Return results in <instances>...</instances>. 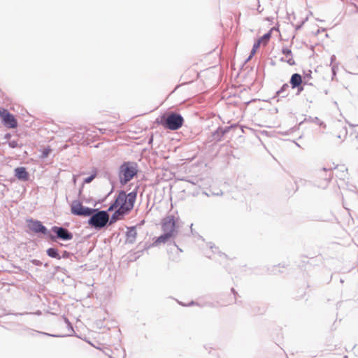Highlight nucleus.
Listing matches in <instances>:
<instances>
[{
	"mask_svg": "<svg viewBox=\"0 0 358 358\" xmlns=\"http://www.w3.org/2000/svg\"><path fill=\"white\" fill-rule=\"evenodd\" d=\"M179 217L173 215H168L162 220L161 225L163 234L158 237L154 238V241L151 244L145 243L144 250H148L150 247L157 246L159 243H167L171 238H173L178 234L177 224Z\"/></svg>",
	"mask_w": 358,
	"mask_h": 358,
	"instance_id": "1",
	"label": "nucleus"
},
{
	"mask_svg": "<svg viewBox=\"0 0 358 358\" xmlns=\"http://www.w3.org/2000/svg\"><path fill=\"white\" fill-rule=\"evenodd\" d=\"M138 189V186H136L134 190L128 194H127L124 190H120L114 201L110 203L108 210L113 211L115 209L118 208L129 214L134 207Z\"/></svg>",
	"mask_w": 358,
	"mask_h": 358,
	"instance_id": "2",
	"label": "nucleus"
},
{
	"mask_svg": "<svg viewBox=\"0 0 358 358\" xmlns=\"http://www.w3.org/2000/svg\"><path fill=\"white\" fill-rule=\"evenodd\" d=\"M155 122L162 125L164 129L175 131L179 129L182 126L184 118L178 113L168 111L159 116Z\"/></svg>",
	"mask_w": 358,
	"mask_h": 358,
	"instance_id": "3",
	"label": "nucleus"
},
{
	"mask_svg": "<svg viewBox=\"0 0 358 358\" xmlns=\"http://www.w3.org/2000/svg\"><path fill=\"white\" fill-rule=\"evenodd\" d=\"M138 164L135 162H123L118 169V178L121 185H125L138 174Z\"/></svg>",
	"mask_w": 358,
	"mask_h": 358,
	"instance_id": "4",
	"label": "nucleus"
},
{
	"mask_svg": "<svg viewBox=\"0 0 358 358\" xmlns=\"http://www.w3.org/2000/svg\"><path fill=\"white\" fill-rule=\"evenodd\" d=\"M93 210H95L89 216L87 224L96 231L106 228L108 227V213L112 210H108V208L106 210L99 208H94Z\"/></svg>",
	"mask_w": 358,
	"mask_h": 358,
	"instance_id": "5",
	"label": "nucleus"
},
{
	"mask_svg": "<svg viewBox=\"0 0 358 358\" xmlns=\"http://www.w3.org/2000/svg\"><path fill=\"white\" fill-rule=\"evenodd\" d=\"M50 231L48 239L52 242H57V240L67 241L72 240L73 238V233L62 226H52Z\"/></svg>",
	"mask_w": 358,
	"mask_h": 358,
	"instance_id": "6",
	"label": "nucleus"
},
{
	"mask_svg": "<svg viewBox=\"0 0 358 358\" xmlns=\"http://www.w3.org/2000/svg\"><path fill=\"white\" fill-rule=\"evenodd\" d=\"M27 227L30 231L38 236H43L45 238L48 239L51 231L48 229L42 222L38 220H34L33 218L27 220Z\"/></svg>",
	"mask_w": 358,
	"mask_h": 358,
	"instance_id": "7",
	"label": "nucleus"
},
{
	"mask_svg": "<svg viewBox=\"0 0 358 358\" xmlns=\"http://www.w3.org/2000/svg\"><path fill=\"white\" fill-rule=\"evenodd\" d=\"M94 208L84 206L79 199H75L71 204V213L73 215L80 217H89L94 210Z\"/></svg>",
	"mask_w": 358,
	"mask_h": 358,
	"instance_id": "8",
	"label": "nucleus"
},
{
	"mask_svg": "<svg viewBox=\"0 0 358 358\" xmlns=\"http://www.w3.org/2000/svg\"><path fill=\"white\" fill-rule=\"evenodd\" d=\"M0 117L3 124L9 129H15L18 126L17 120L15 115L7 109L0 108Z\"/></svg>",
	"mask_w": 358,
	"mask_h": 358,
	"instance_id": "9",
	"label": "nucleus"
},
{
	"mask_svg": "<svg viewBox=\"0 0 358 358\" xmlns=\"http://www.w3.org/2000/svg\"><path fill=\"white\" fill-rule=\"evenodd\" d=\"M318 175L321 178H322L323 181L321 184H318L317 186L319 187L325 188L331 179V169H327L326 168H323L319 171Z\"/></svg>",
	"mask_w": 358,
	"mask_h": 358,
	"instance_id": "10",
	"label": "nucleus"
},
{
	"mask_svg": "<svg viewBox=\"0 0 358 358\" xmlns=\"http://www.w3.org/2000/svg\"><path fill=\"white\" fill-rule=\"evenodd\" d=\"M343 204L348 210H350L348 206L352 208L358 206V194L350 193L348 196H346V198L343 199Z\"/></svg>",
	"mask_w": 358,
	"mask_h": 358,
	"instance_id": "11",
	"label": "nucleus"
},
{
	"mask_svg": "<svg viewBox=\"0 0 358 358\" xmlns=\"http://www.w3.org/2000/svg\"><path fill=\"white\" fill-rule=\"evenodd\" d=\"M15 176L16 178L22 182H27L29 180V173L27 169L24 166H19L15 169Z\"/></svg>",
	"mask_w": 358,
	"mask_h": 358,
	"instance_id": "12",
	"label": "nucleus"
},
{
	"mask_svg": "<svg viewBox=\"0 0 358 358\" xmlns=\"http://www.w3.org/2000/svg\"><path fill=\"white\" fill-rule=\"evenodd\" d=\"M128 215L127 213L123 212L122 210L116 208L114 210V212L111 215L110 217H109V214L108 213V226H110L113 224H115L116 222H117L120 220V217H123L124 216Z\"/></svg>",
	"mask_w": 358,
	"mask_h": 358,
	"instance_id": "13",
	"label": "nucleus"
},
{
	"mask_svg": "<svg viewBox=\"0 0 358 358\" xmlns=\"http://www.w3.org/2000/svg\"><path fill=\"white\" fill-rule=\"evenodd\" d=\"M303 77L298 73H294L291 76L289 79V84L292 89H295V87H298L300 84H303Z\"/></svg>",
	"mask_w": 358,
	"mask_h": 358,
	"instance_id": "14",
	"label": "nucleus"
},
{
	"mask_svg": "<svg viewBox=\"0 0 358 358\" xmlns=\"http://www.w3.org/2000/svg\"><path fill=\"white\" fill-rule=\"evenodd\" d=\"M136 236L137 232L136 231V227H129L126 233L127 242L133 244L136 241Z\"/></svg>",
	"mask_w": 358,
	"mask_h": 358,
	"instance_id": "15",
	"label": "nucleus"
},
{
	"mask_svg": "<svg viewBox=\"0 0 358 358\" xmlns=\"http://www.w3.org/2000/svg\"><path fill=\"white\" fill-rule=\"evenodd\" d=\"M275 29V27H273L268 32L264 34L262 36L259 38L255 42L259 43V45L262 44L263 45H266L270 41L272 36V31Z\"/></svg>",
	"mask_w": 358,
	"mask_h": 358,
	"instance_id": "16",
	"label": "nucleus"
},
{
	"mask_svg": "<svg viewBox=\"0 0 358 358\" xmlns=\"http://www.w3.org/2000/svg\"><path fill=\"white\" fill-rule=\"evenodd\" d=\"M282 53L287 58L286 63L290 66L296 64L295 61L293 59L292 50L287 47H283L282 49Z\"/></svg>",
	"mask_w": 358,
	"mask_h": 358,
	"instance_id": "17",
	"label": "nucleus"
},
{
	"mask_svg": "<svg viewBox=\"0 0 358 358\" xmlns=\"http://www.w3.org/2000/svg\"><path fill=\"white\" fill-rule=\"evenodd\" d=\"M224 135L225 134L222 129V126H220L216 130L211 133L212 141H215L216 142L221 141Z\"/></svg>",
	"mask_w": 358,
	"mask_h": 358,
	"instance_id": "18",
	"label": "nucleus"
},
{
	"mask_svg": "<svg viewBox=\"0 0 358 358\" xmlns=\"http://www.w3.org/2000/svg\"><path fill=\"white\" fill-rule=\"evenodd\" d=\"M25 329L27 331H28L29 332V334L31 336H34L35 334H37L47 336H50V337H55V338L65 337V336H66V335L52 334H49V333H46V332H43V331H36V330L31 329L30 328H26Z\"/></svg>",
	"mask_w": 358,
	"mask_h": 358,
	"instance_id": "19",
	"label": "nucleus"
},
{
	"mask_svg": "<svg viewBox=\"0 0 358 358\" xmlns=\"http://www.w3.org/2000/svg\"><path fill=\"white\" fill-rule=\"evenodd\" d=\"M289 85L287 83H285L282 85V87L275 92V96L273 98H275L276 96H280L281 98H285L288 96V89H289Z\"/></svg>",
	"mask_w": 358,
	"mask_h": 358,
	"instance_id": "20",
	"label": "nucleus"
},
{
	"mask_svg": "<svg viewBox=\"0 0 358 358\" xmlns=\"http://www.w3.org/2000/svg\"><path fill=\"white\" fill-rule=\"evenodd\" d=\"M46 254L48 257L57 259H60L59 250L56 247H51L46 250Z\"/></svg>",
	"mask_w": 358,
	"mask_h": 358,
	"instance_id": "21",
	"label": "nucleus"
},
{
	"mask_svg": "<svg viewBox=\"0 0 358 358\" xmlns=\"http://www.w3.org/2000/svg\"><path fill=\"white\" fill-rule=\"evenodd\" d=\"M105 177H106V178H107V179L109 180L110 184L112 185V188H111L110 191V192H108V194H106V195L103 199H101L99 200V201H98L99 203H102V202L105 201H106V199H107V197H108L110 194H111L113 192V191H114L115 182H114L113 180H111V178H110V174L106 172V173H105Z\"/></svg>",
	"mask_w": 358,
	"mask_h": 358,
	"instance_id": "22",
	"label": "nucleus"
},
{
	"mask_svg": "<svg viewBox=\"0 0 358 358\" xmlns=\"http://www.w3.org/2000/svg\"><path fill=\"white\" fill-rule=\"evenodd\" d=\"M69 259L73 262L77 259V257L72 252L64 250L62 252V255H60V259Z\"/></svg>",
	"mask_w": 358,
	"mask_h": 358,
	"instance_id": "23",
	"label": "nucleus"
},
{
	"mask_svg": "<svg viewBox=\"0 0 358 358\" xmlns=\"http://www.w3.org/2000/svg\"><path fill=\"white\" fill-rule=\"evenodd\" d=\"M94 178H95V175L94 174H90V176L84 178V180L83 181V183L81 185V187L79 189V192H78V195L79 196H80L81 194H82L83 189V187H84V184L90 183Z\"/></svg>",
	"mask_w": 358,
	"mask_h": 358,
	"instance_id": "24",
	"label": "nucleus"
},
{
	"mask_svg": "<svg viewBox=\"0 0 358 358\" xmlns=\"http://www.w3.org/2000/svg\"><path fill=\"white\" fill-rule=\"evenodd\" d=\"M259 47H260V45H259V43H256V42L254 43L253 45H252V48L250 51V55L248 56V59L245 60V62H248L253 57V56L255 55L257 50L259 49Z\"/></svg>",
	"mask_w": 358,
	"mask_h": 358,
	"instance_id": "25",
	"label": "nucleus"
},
{
	"mask_svg": "<svg viewBox=\"0 0 358 358\" xmlns=\"http://www.w3.org/2000/svg\"><path fill=\"white\" fill-rule=\"evenodd\" d=\"M266 310V308L265 306H262V307H254L252 308V312L255 315H263L265 313Z\"/></svg>",
	"mask_w": 358,
	"mask_h": 358,
	"instance_id": "26",
	"label": "nucleus"
},
{
	"mask_svg": "<svg viewBox=\"0 0 358 358\" xmlns=\"http://www.w3.org/2000/svg\"><path fill=\"white\" fill-rule=\"evenodd\" d=\"M52 152V149L50 146H47L46 148H44L41 152V158H47L50 153Z\"/></svg>",
	"mask_w": 358,
	"mask_h": 358,
	"instance_id": "27",
	"label": "nucleus"
},
{
	"mask_svg": "<svg viewBox=\"0 0 358 358\" xmlns=\"http://www.w3.org/2000/svg\"><path fill=\"white\" fill-rule=\"evenodd\" d=\"M306 82H303V84H300L298 87H295V89L297 90L296 95H299L304 90V85Z\"/></svg>",
	"mask_w": 358,
	"mask_h": 358,
	"instance_id": "28",
	"label": "nucleus"
},
{
	"mask_svg": "<svg viewBox=\"0 0 358 358\" xmlns=\"http://www.w3.org/2000/svg\"><path fill=\"white\" fill-rule=\"evenodd\" d=\"M236 127V124H231L230 126H225V127H222V129L224 131V133L226 134L227 133L229 132V131L232 129V128H235Z\"/></svg>",
	"mask_w": 358,
	"mask_h": 358,
	"instance_id": "29",
	"label": "nucleus"
},
{
	"mask_svg": "<svg viewBox=\"0 0 358 358\" xmlns=\"http://www.w3.org/2000/svg\"><path fill=\"white\" fill-rule=\"evenodd\" d=\"M308 18H305L304 20H303L299 24L295 25V30L296 31H299L300 30L302 27L303 26V24H305V22L307 21Z\"/></svg>",
	"mask_w": 358,
	"mask_h": 358,
	"instance_id": "30",
	"label": "nucleus"
},
{
	"mask_svg": "<svg viewBox=\"0 0 358 358\" xmlns=\"http://www.w3.org/2000/svg\"><path fill=\"white\" fill-rule=\"evenodd\" d=\"M8 145L11 148H15L18 146V143L17 141L11 140L8 142Z\"/></svg>",
	"mask_w": 358,
	"mask_h": 358,
	"instance_id": "31",
	"label": "nucleus"
},
{
	"mask_svg": "<svg viewBox=\"0 0 358 358\" xmlns=\"http://www.w3.org/2000/svg\"><path fill=\"white\" fill-rule=\"evenodd\" d=\"M303 74H304V79L305 80H309L310 78H311V74H312V71L310 70H308V71H303Z\"/></svg>",
	"mask_w": 358,
	"mask_h": 358,
	"instance_id": "32",
	"label": "nucleus"
},
{
	"mask_svg": "<svg viewBox=\"0 0 358 358\" xmlns=\"http://www.w3.org/2000/svg\"><path fill=\"white\" fill-rule=\"evenodd\" d=\"M210 249L212 250V251H213V252H217L218 253H220V256H221V255H223V256H224V257H227V256H226V255H225L224 253H221L220 251H218V248H216L215 245H213H213H210Z\"/></svg>",
	"mask_w": 358,
	"mask_h": 358,
	"instance_id": "33",
	"label": "nucleus"
},
{
	"mask_svg": "<svg viewBox=\"0 0 358 358\" xmlns=\"http://www.w3.org/2000/svg\"><path fill=\"white\" fill-rule=\"evenodd\" d=\"M178 303H179L180 305H181V306H194V305H195V304H197V303H196V302H194V301H190V302H189V303H187V304H185V303H182V302H180V301H178Z\"/></svg>",
	"mask_w": 358,
	"mask_h": 358,
	"instance_id": "34",
	"label": "nucleus"
},
{
	"mask_svg": "<svg viewBox=\"0 0 358 358\" xmlns=\"http://www.w3.org/2000/svg\"><path fill=\"white\" fill-rule=\"evenodd\" d=\"M31 262L35 265V266H41L42 265V262L41 261L38 260V259H34L31 261Z\"/></svg>",
	"mask_w": 358,
	"mask_h": 358,
	"instance_id": "35",
	"label": "nucleus"
},
{
	"mask_svg": "<svg viewBox=\"0 0 358 358\" xmlns=\"http://www.w3.org/2000/svg\"><path fill=\"white\" fill-rule=\"evenodd\" d=\"M64 320H65V322L67 324L68 327L69 329H71L73 332H74L73 326H72L71 323L69 322V320L66 317L64 318Z\"/></svg>",
	"mask_w": 358,
	"mask_h": 358,
	"instance_id": "36",
	"label": "nucleus"
},
{
	"mask_svg": "<svg viewBox=\"0 0 358 358\" xmlns=\"http://www.w3.org/2000/svg\"><path fill=\"white\" fill-rule=\"evenodd\" d=\"M336 69H337V66H335V65H333L332 67H331L332 78L334 76H336Z\"/></svg>",
	"mask_w": 358,
	"mask_h": 358,
	"instance_id": "37",
	"label": "nucleus"
},
{
	"mask_svg": "<svg viewBox=\"0 0 358 358\" xmlns=\"http://www.w3.org/2000/svg\"><path fill=\"white\" fill-rule=\"evenodd\" d=\"M263 8H261V5H260V3H259V1L258 0L257 1V10L261 13L262 11H263Z\"/></svg>",
	"mask_w": 358,
	"mask_h": 358,
	"instance_id": "38",
	"label": "nucleus"
},
{
	"mask_svg": "<svg viewBox=\"0 0 358 358\" xmlns=\"http://www.w3.org/2000/svg\"><path fill=\"white\" fill-rule=\"evenodd\" d=\"M97 173H98V171H97V169L94 167L92 170V173L91 174H94L95 175V178L97 176Z\"/></svg>",
	"mask_w": 358,
	"mask_h": 358,
	"instance_id": "39",
	"label": "nucleus"
},
{
	"mask_svg": "<svg viewBox=\"0 0 358 358\" xmlns=\"http://www.w3.org/2000/svg\"><path fill=\"white\" fill-rule=\"evenodd\" d=\"M336 60V56L334 55H331V65L333 64V62Z\"/></svg>",
	"mask_w": 358,
	"mask_h": 358,
	"instance_id": "40",
	"label": "nucleus"
},
{
	"mask_svg": "<svg viewBox=\"0 0 358 358\" xmlns=\"http://www.w3.org/2000/svg\"><path fill=\"white\" fill-rule=\"evenodd\" d=\"M55 270L57 271H62L63 270V268L61 266H57L55 267Z\"/></svg>",
	"mask_w": 358,
	"mask_h": 358,
	"instance_id": "41",
	"label": "nucleus"
},
{
	"mask_svg": "<svg viewBox=\"0 0 358 358\" xmlns=\"http://www.w3.org/2000/svg\"><path fill=\"white\" fill-rule=\"evenodd\" d=\"M231 292L234 294V295L235 296L238 294L237 292L235 290V289H234V288H231Z\"/></svg>",
	"mask_w": 358,
	"mask_h": 358,
	"instance_id": "42",
	"label": "nucleus"
},
{
	"mask_svg": "<svg viewBox=\"0 0 358 358\" xmlns=\"http://www.w3.org/2000/svg\"><path fill=\"white\" fill-rule=\"evenodd\" d=\"M152 141H153V136H151L149 138V139H148V143H149V144H151V143H152Z\"/></svg>",
	"mask_w": 358,
	"mask_h": 358,
	"instance_id": "43",
	"label": "nucleus"
},
{
	"mask_svg": "<svg viewBox=\"0 0 358 358\" xmlns=\"http://www.w3.org/2000/svg\"><path fill=\"white\" fill-rule=\"evenodd\" d=\"M213 194L214 195H222V191H220L219 192H213Z\"/></svg>",
	"mask_w": 358,
	"mask_h": 358,
	"instance_id": "44",
	"label": "nucleus"
},
{
	"mask_svg": "<svg viewBox=\"0 0 358 358\" xmlns=\"http://www.w3.org/2000/svg\"><path fill=\"white\" fill-rule=\"evenodd\" d=\"M325 31L324 28H322L321 30L319 29H317L315 34L317 35L319 33H320V31Z\"/></svg>",
	"mask_w": 358,
	"mask_h": 358,
	"instance_id": "45",
	"label": "nucleus"
},
{
	"mask_svg": "<svg viewBox=\"0 0 358 358\" xmlns=\"http://www.w3.org/2000/svg\"><path fill=\"white\" fill-rule=\"evenodd\" d=\"M73 182L74 183V185H76V176L75 175L73 176Z\"/></svg>",
	"mask_w": 358,
	"mask_h": 358,
	"instance_id": "46",
	"label": "nucleus"
},
{
	"mask_svg": "<svg viewBox=\"0 0 358 358\" xmlns=\"http://www.w3.org/2000/svg\"><path fill=\"white\" fill-rule=\"evenodd\" d=\"M286 60L287 59H285L284 57H281L280 59V62H286Z\"/></svg>",
	"mask_w": 358,
	"mask_h": 358,
	"instance_id": "47",
	"label": "nucleus"
},
{
	"mask_svg": "<svg viewBox=\"0 0 358 358\" xmlns=\"http://www.w3.org/2000/svg\"><path fill=\"white\" fill-rule=\"evenodd\" d=\"M173 244L180 251H182V250L178 248V246L176 245L175 242H173Z\"/></svg>",
	"mask_w": 358,
	"mask_h": 358,
	"instance_id": "48",
	"label": "nucleus"
},
{
	"mask_svg": "<svg viewBox=\"0 0 358 358\" xmlns=\"http://www.w3.org/2000/svg\"><path fill=\"white\" fill-rule=\"evenodd\" d=\"M324 93H325V94H328V90H324Z\"/></svg>",
	"mask_w": 358,
	"mask_h": 358,
	"instance_id": "49",
	"label": "nucleus"
},
{
	"mask_svg": "<svg viewBox=\"0 0 358 358\" xmlns=\"http://www.w3.org/2000/svg\"><path fill=\"white\" fill-rule=\"evenodd\" d=\"M9 136H10V134H6V138H8Z\"/></svg>",
	"mask_w": 358,
	"mask_h": 358,
	"instance_id": "50",
	"label": "nucleus"
},
{
	"mask_svg": "<svg viewBox=\"0 0 358 358\" xmlns=\"http://www.w3.org/2000/svg\"><path fill=\"white\" fill-rule=\"evenodd\" d=\"M266 20H268V21H271L270 17H266Z\"/></svg>",
	"mask_w": 358,
	"mask_h": 358,
	"instance_id": "51",
	"label": "nucleus"
},
{
	"mask_svg": "<svg viewBox=\"0 0 358 358\" xmlns=\"http://www.w3.org/2000/svg\"><path fill=\"white\" fill-rule=\"evenodd\" d=\"M319 120L318 117H315V122H317Z\"/></svg>",
	"mask_w": 358,
	"mask_h": 358,
	"instance_id": "52",
	"label": "nucleus"
},
{
	"mask_svg": "<svg viewBox=\"0 0 358 358\" xmlns=\"http://www.w3.org/2000/svg\"><path fill=\"white\" fill-rule=\"evenodd\" d=\"M319 120L318 117H315V122H317Z\"/></svg>",
	"mask_w": 358,
	"mask_h": 358,
	"instance_id": "53",
	"label": "nucleus"
},
{
	"mask_svg": "<svg viewBox=\"0 0 358 358\" xmlns=\"http://www.w3.org/2000/svg\"><path fill=\"white\" fill-rule=\"evenodd\" d=\"M334 104L336 105V106L338 105L336 101H334Z\"/></svg>",
	"mask_w": 358,
	"mask_h": 358,
	"instance_id": "54",
	"label": "nucleus"
},
{
	"mask_svg": "<svg viewBox=\"0 0 358 358\" xmlns=\"http://www.w3.org/2000/svg\"><path fill=\"white\" fill-rule=\"evenodd\" d=\"M355 6L357 9V11H358V7L356 5H355Z\"/></svg>",
	"mask_w": 358,
	"mask_h": 358,
	"instance_id": "55",
	"label": "nucleus"
},
{
	"mask_svg": "<svg viewBox=\"0 0 358 358\" xmlns=\"http://www.w3.org/2000/svg\"><path fill=\"white\" fill-rule=\"evenodd\" d=\"M275 112L277 113V112H278V108H275Z\"/></svg>",
	"mask_w": 358,
	"mask_h": 358,
	"instance_id": "56",
	"label": "nucleus"
},
{
	"mask_svg": "<svg viewBox=\"0 0 358 358\" xmlns=\"http://www.w3.org/2000/svg\"><path fill=\"white\" fill-rule=\"evenodd\" d=\"M59 245H61V246H64V244H62V243H60V244H59Z\"/></svg>",
	"mask_w": 358,
	"mask_h": 358,
	"instance_id": "57",
	"label": "nucleus"
},
{
	"mask_svg": "<svg viewBox=\"0 0 358 358\" xmlns=\"http://www.w3.org/2000/svg\"><path fill=\"white\" fill-rule=\"evenodd\" d=\"M343 358H348V356H347V355H345V356H344V357H343Z\"/></svg>",
	"mask_w": 358,
	"mask_h": 358,
	"instance_id": "58",
	"label": "nucleus"
},
{
	"mask_svg": "<svg viewBox=\"0 0 358 358\" xmlns=\"http://www.w3.org/2000/svg\"><path fill=\"white\" fill-rule=\"evenodd\" d=\"M356 138H358V134L356 136Z\"/></svg>",
	"mask_w": 358,
	"mask_h": 358,
	"instance_id": "59",
	"label": "nucleus"
},
{
	"mask_svg": "<svg viewBox=\"0 0 358 358\" xmlns=\"http://www.w3.org/2000/svg\"><path fill=\"white\" fill-rule=\"evenodd\" d=\"M357 58H358V56H357Z\"/></svg>",
	"mask_w": 358,
	"mask_h": 358,
	"instance_id": "60",
	"label": "nucleus"
}]
</instances>
